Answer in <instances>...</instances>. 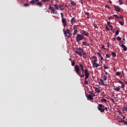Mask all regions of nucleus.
<instances>
[{
  "mask_svg": "<svg viewBox=\"0 0 127 127\" xmlns=\"http://www.w3.org/2000/svg\"><path fill=\"white\" fill-rule=\"evenodd\" d=\"M124 125H127V122H124Z\"/></svg>",
  "mask_w": 127,
  "mask_h": 127,
  "instance_id": "nucleus-64",
  "label": "nucleus"
},
{
  "mask_svg": "<svg viewBox=\"0 0 127 127\" xmlns=\"http://www.w3.org/2000/svg\"><path fill=\"white\" fill-rule=\"evenodd\" d=\"M116 39L115 38H113V41H116Z\"/></svg>",
  "mask_w": 127,
  "mask_h": 127,
  "instance_id": "nucleus-62",
  "label": "nucleus"
},
{
  "mask_svg": "<svg viewBox=\"0 0 127 127\" xmlns=\"http://www.w3.org/2000/svg\"><path fill=\"white\" fill-rule=\"evenodd\" d=\"M75 64V62L74 61L71 62V65H72V66H74Z\"/></svg>",
  "mask_w": 127,
  "mask_h": 127,
  "instance_id": "nucleus-29",
  "label": "nucleus"
},
{
  "mask_svg": "<svg viewBox=\"0 0 127 127\" xmlns=\"http://www.w3.org/2000/svg\"><path fill=\"white\" fill-rule=\"evenodd\" d=\"M103 68H104V69H108V66H106L105 64L103 65Z\"/></svg>",
  "mask_w": 127,
  "mask_h": 127,
  "instance_id": "nucleus-49",
  "label": "nucleus"
},
{
  "mask_svg": "<svg viewBox=\"0 0 127 127\" xmlns=\"http://www.w3.org/2000/svg\"><path fill=\"white\" fill-rule=\"evenodd\" d=\"M114 7L115 9V10L117 11L118 12H121V9L119 7H116L115 5H114Z\"/></svg>",
  "mask_w": 127,
  "mask_h": 127,
  "instance_id": "nucleus-11",
  "label": "nucleus"
},
{
  "mask_svg": "<svg viewBox=\"0 0 127 127\" xmlns=\"http://www.w3.org/2000/svg\"><path fill=\"white\" fill-rule=\"evenodd\" d=\"M61 14L62 19H65L64 18V14L63 13H61Z\"/></svg>",
  "mask_w": 127,
  "mask_h": 127,
  "instance_id": "nucleus-44",
  "label": "nucleus"
},
{
  "mask_svg": "<svg viewBox=\"0 0 127 127\" xmlns=\"http://www.w3.org/2000/svg\"><path fill=\"white\" fill-rule=\"evenodd\" d=\"M105 8H108V9H110V7L109 6V5H105Z\"/></svg>",
  "mask_w": 127,
  "mask_h": 127,
  "instance_id": "nucleus-46",
  "label": "nucleus"
},
{
  "mask_svg": "<svg viewBox=\"0 0 127 127\" xmlns=\"http://www.w3.org/2000/svg\"><path fill=\"white\" fill-rule=\"evenodd\" d=\"M79 67H80V69H79V70H81L82 71L85 72V69H84V68L83 67L82 64H79Z\"/></svg>",
  "mask_w": 127,
  "mask_h": 127,
  "instance_id": "nucleus-14",
  "label": "nucleus"
},
{
  "mask_svg": "<svg viewBox=\"0 0 127 127\" xmlns=\"http://www.w3.org/2000/svg\"><path fill=\"white\" fill-rule=\"evenodd\" d=\"M84 83H85V85H88V81L87 80H85L84 81Z\"/></svg>",
  "mask_w": 127,
  "mask_h": 127,
  "instance_id": "nucleus-43",
  "label": "nucleus"
},
{
  "mask_svg": "<svg viewBox=\"0 0 127 127\" xmlns=\"http://www.w3.org/2000/svg\"><path fill=\"white\" fill-rule=\"evenodd\" d=\"M88 71V69H85V71H84V72L85 73L84 76H89L90 73H89Z\"/></svg>",
  "mask_w": 127,
  "mask_h": 127,
  "instance_id": "nucleus-9",
  "label": "nucleus"
},
{
  "mask_svg": "<svg viewBox=\"0 0 127 127\" xmlns=\"http://www.w3.org/2000/svg\"><path fill=\"white\" fill-rule=\"evenodd\" d=\"M112 18H113V17H112V16L108 17V20H110L111 19H112Z\"/></svg>",
  "mask_w": 127,
  "mask_h": 127,
  "instance_id": "nucleus-57",
  "label": "nucleus"
},
{
  "mask_svg": "<svg viewBox=\"0 0 127 127\" xmlns=\"http://www.w3.org/2000/svg\"><path fill=\"white\" fill-rule=\"evenodd\" d=\"M117 118L119 120H120V121H123V119L122 117H120V116H118Z\"/></svg>",
  "mask_w": 127,
  "mask_h": 127,
  "instance_id": "nucleus-34",
  "label": "nucleus"
},
{
  "mask_svg": "<svg viewBox=\"0 0 127 127\" xmlns=\"http://www.w3.org/2000/svg\"><path fill=\"white\" fill-rule=\"evenodd\" d=\"M117 40H118V41H121V37L118 36V37H117Z\"/></svg>",
  "mask_w": 127,
  "mask_h": 127,
  "instance_id": "nucleus-41",
  "label": "nucleus"
},
{
  "mask_svg": "<svg viewBox=\"0 0 127 127\" xmlns=\"http://www.w3.org/2000/svg\"><path fill=\"white\" fill-rule=\"evenodd\" d=\"M76 49L79 50V51L83 52V49L81 48H77Z\"/></svg>",
  "mask_w": 127,
  "mask_h": 127,
  "instance_id": "nucleus-33",
  "label": "nucleus"
},
{
  "mask_svg": "<svg viewBox=\"0 0 127 127\" xmlns=\"http://www.w3.org/2000/svg\"><path fill=\"white\" fill-rule=\"evenodd\" d=\"M119 23H120V25L124 26V23L122 21H119Z\"/></svg>",
  "mask_w": 127,
  "mask_h": 127,
  "instance_id": "nucleus-38",
  "label": "nucleus"
},
{
  "mask_svg": "<svg viewBox=\"0 0 127 127\" xmlns=\"http://www.w3.org/2000/svg\"><path fill=\"white\" fill-rule=\"evenodd\" d=\"M105 29H106V30L109 31V26H106Z\"/></svg>",
  "mask_w": 127,
  "mask_h": 127,
  "instance_id": "nucleus-47",
  "label": "nucleus"
},
{
  "mask_svg": "<svg viewBox=\"0 0 127 127\" xmlns=\"http://www.w3.org/2000/svg\"><path fill=\"white\" fill-rule=\"evenodd\" d=\"M82 45L85 46H90V44L88 43H86V42H83V43H82Z\"/></svg>",
  "mask_w": 127,
  "mask_h": 127,
  "instance_id": "nucleus-16",
  "label": "nucleus"
},
{
  "mask_svg": "<svg viewBox=\"0 0 127 127\" xmlns=\"http://www.w3.org/2000/svg\"><path fill=\"white\" fill-rule=\"evenodd\" d=\"M102 79L104 80H107V76L105 74H102Z\"/></svg>",
  "mask_w": 127,
  "mask_h": 127,
  "instance_id": "nucleus-20",
  "label": "nucleus"
},
{
  "mask_svg": "<svg viewBox=\"0 0 127 127\" xmlns=\"http://www.w3.org/2000/svg\"><path fill=\"white\" fill-rule=\"evenodd\" d=\"M119 83H120V84H121V88H122V89H123L124 88H125V85L124 84V83L121 81H118Z\"/></svg>",
  "mask_w": 127,
  "mask_h": 127,
  "instance_id": "nucleus-15",
  "label": "nucleus"
},
{
  "mask_svg": "<svg viewBox=\"0 0 127 127\" xmlns=\"http://www.w3.org/2000/svg\"><path fill=\"white\" fill-rule=\"evenodd\" d=\"M121 74H122V76H123L124 77H125V75H124V71H122V72H121Z\"/></svg>",
  "mask_w": 127,
  "mask_h": 127,
  "instance_id": "nucleus-53",
  "label": "nucleus"
},
{
  "mask_svg": "<svg viewBox=\"0 0 127 127\" xmlns=\"http://www.w3.org/2000/svg\"><path fill=\"white\" fill-rule=\"evenodd\" d=\"M119 33H120V31H119V30L115 31V34L116 35V36L119 35Z\"/></svg>",
  "mask_w": 127,
  "mask_h": 127,
  "instance_id": "nucleus-36",
  "label": "nucleus"
},
{
  "mask_svg": "<svg viewBox=\"0 0 127 127\" xmlns=\"http://www.w3.org/2000/svg\"><path fill=\"white\" fill-rule=\"evenodd\" d=\"M83 35L86 37H88V32H87L86 31H83Z\"/></svg>",
  "mask_w": 127,
  "mask_h": 127,
  "instance_id": "nucleus-17",
  "label": "nucleus"
},
{
  "mask_svg": "<svg viewBox=\"0 0 127 127\" xmlns=\"http://www.w3.org/2000/svg\"><path fill=\"white\" fill-rule=\"evenodd\" d=\"M40 0H32L30 1V3H31L32 5H34V3H36V2H39Z\"/></svg>",
  "mask_w": 127,
  "mask_h": 127,
  "instance_id": "nucleus-13",
  "label": "nucleus"
},
{
  "mask_svg": "<svg viewBox=\"0 0 127 127\" xmlns=\"http://www.w3.org/2000/svg\"><path fill=\"white\" fill-rule=\"evenodd\" d=\"M54 7L55 8H54V9H55L57 10H59V5H58V4H55V5H54Z\"/></svg>",
  "mask_w": 127,
  "mask_h": 127,
  "instance_id": "nucleus-21",
  "label": "nucleus"
},
{
  "mask_svg": "<svg viewBox=\"0 0 127 127\" xmlns=\"http://www.w3.org/2000/svg\"><path fill=\"white\" fill-rule=\"evenodd\" d=\"M80 3H81L82 5H83V0H80Z\"/></svg>",
  "mask_w": 127,
  "mask_h": 127,
  "instance_id": "nucleus-63",
  "label": "nucleus"
},
{
  "mask_svg": "<svg viewBox=\"0 0 127 127\" xmlns=\"http://www.w3.org/2000/svg\"><path fill=\"white\" fill-rule=\"evenodd\" d=\"M70 22L71 24L74 23L75 22V19L74 17L72 18V19L70 20Z\"/></svg>",
  "mask_w": 127,
  "mask_h": 127,
  "instance_id": "nucleus-19",
  "label": "nucleus"
},
{
  "mask_svg": "<svg viewBox=\"0 0 127 127\" xmlns=\"http://www.w3.org/2000/svg\"><path fill=\"white\" fill-rule=\"evenodd\" d=\"M119 2H120V5L124 4L123 1L121 0H119Z\"/></svg>",
  "mask_w": 127,
  "mask_h": 127,
  "instance_id": "nucleus-31",
  "label": "nucleus"
},
{
  "mask_svg": "<svg viewBox=\"0 0 127 127\" xmlns=\"http://www.w3.org/2000/svg\"><path fill=\"white\" fill-rule=\"evenodd\" d=\"M99 81H100V82H98V83H99V85H102V86H106V82L104 83L103 79H100Z\"/></svg>",
  "mask_w": 127,
  "mask_h": 127,
  "instance_id": "nucleus-7",
  "label": "nucleus"
},
{
  "mask_svg": "<svg viewBox=\"0 0 127 127\" xmlns=\"http://www.w3.org/2000/svg\"><path fill=\"white\" fill-rule=\"evenodd\" d=\"M102 49L103 50H106L105 48H104V46H102Z\"/></svg>",
  "mask_w": 127,
  "mask_h": 127,
  "instance_id": "nucleus-61",
  "label": "nucleus"
},
{
  "mask_svg": "<svg viewBox=\"0 0 127 127\" xmlns=\"http://www.w3.org/2000/svg\"><path fill=\"white\" fill-rule=\"evenodd\" d=\"M85 15H89V12H85Z\"/></svg>",
  "mask_w": 127,
  "mask_h": 127,
  "instance_id": "nucleus-58",
  "label": "nucleus"
},
{
  "mask_svg": "<svg viewBox=\"0 0 127 127\" xmlns=\"http://www.w3.org/2000/svg\"><path fill=\"white\" fill-rule=\"evenodd\" d=\"M76 27H77V25H73V29H76Z\"/></svg>",
  "mask_w": 127,
  "mask_h": 127,
  "instance_id": "nucleus-56",
  "label": "nucleus"
},
{
  "mask_svg": "<svg viewBox=\"0 0 127 127\" xmlns=\"http://www.w3.org/2000/svg\"><path fill=\"white\" fill-rule=\"evenodd\" d=\"M95 91H96V92L97 93H99L100 92V89L98 88H95Z\"/></svg>",
  "mask_w": 127,
  "mask_h": 127,
  "instance_id": "nucleus-23",
  "label": "nucleus"
},
{
  "mask_svg": "<svg viewBox=\"0 0 127 127\" xmlns=\"http://www.w3.org/2000/svg\"><path fill=\"white\" fill-rule=\"evenodd\" d=\"M92 59H93L94 60H97V57L94 56L93 57H92Z\"/></svg>",
  "mask_w": 127,
  "mask_h": 127,
  "instance_id": "nucleus-52",
  "label": "nucleus"
},
{
  "mask_svg": "<svg viewBox=\"0 0 127 127\" xmlns=\"http://www.w3.org/2000/svg\"><path fill=\"white\" fill-rule=\"evenodd\" d=\"M35 5L39 6L40 7L43 6V5L42 4V3L41 2H35Z\"/></svg>",
  "mask_w": 127,
  "mask_h": 127,
  "instance_id": "nucleus-8",
  "label": "nucleus"
},
{
  "mask_svg": "<svg viewBox=\"0 0 127 127\" xmlns=\"http://www.w3.org/2000/svg\"><path fill=\"white\" fill-rule=\"evenodd\" d=\"M123 110L124 111L127 112V108L125 107L123 108Z\"/></svg>",
  "mask_w": 127,
  "mask_h": 127,
  "instance_id": "nucleus-55",
  "label": "nucleus"
},
{
  "mask_svg": "<svg viewBox=\"0 0 127 127\" xmlns=\"http://www.w3.org/2000/svg\"><path fill=\"white\" fill-rule=\"evenodd\" d=\"M47 1H49V0H41V1L40 2H41V3H42V2L45 3V2H47Z\"/></svg>",
  "mask_w": 127,
  "mask_h": 127,
  "instance_id": "nucleus-35",
  "label": "nucleus"
},
{
  "mask_svg": "<svg viewBox=\"0 0 127 127\" xmlns=\"http://www.w3.org/2000/svg\"><path fill=\"white\" fill-rule=\"evenodd\" d=\"M105 106L103 104H98V107H97V109L98 111L101 112V113H103L104 112V108Z\"/></svg>",
  "mask_w": 127,
  "mask_h": 127,
  "instance_id": "nucleus-4",
  "label": "nucleus"
},
{
  "mask_svg": "<svg viewBox=\"0 0 127 127\" xmlns=\"http://www.w3.org/2000/svg\"><path fill=\"white\" fill-rule=\"evenodd\" d=\"M85 36H84L83 35H81L80 34H78L76 35V42L79 43L80 42V41H82L83 39H84Z\"/></svg>",
  "mask_w": 127,
  "mask_h": 127,
  "instance_id": "nucleus-3",
  "label": "nucleus"
},
{
  "mask_svg": "<svg viewBox=\"0 0 127 127\" xmlns=\"http://www.w3.org/2000/svg\"><path fill=\"white\" fill-rule=\"evenodd\" d=\"M94 67H95V68H97V67L99 66L100 65L99 64H97V63H92Z\"/></svg>",
  "mask_w": 127,
  "mask_h": 127,
  "instance_id": "nucleus-18",
  "label": "nucleus"
},
{
  "mask_svg": "<svg viewBox=\"0 0 127 127\" xmlns=\"http://www.w3.org/2000/svg\"><path fill=\"white\" fill-rule=\"evenodd\" d=\"M112 56L114 57H116V53L115 52H112Z\"/></svg>",
  "mask_w": 127,
  "mask_h": 127,
  "instance_id": "nucleus-28",
  "label": "nucleus"
},
{
  "mask_svg": "<svg viewBox=\"0 0 127 127\" xmlns=\"http://www.w3.org/2000/svg\"><path fill=\"white\" fill-rule=\"evenodd\" d=\"M89 76H85V80H87L88 79Z\"/></svg>",
  "mask_w": 127,
  "mask_h": 127,
  "instance_id": "nucleus-59",
  "label": "nucleus"
},
{
  "mask_svg": "<svg viewBox=\"0 0 127 127\" xmlns=\"http://www.w3.org/2000/svg\"><path fill=\"white\" fill-rule=\"evenodd\" d=\"M62 23L64 26V28H65L67 26V20L66 19H62Z\"/></svg>",
  "mask_w": 127,
  "mask_h": 127,
  "instance_id": "nucleus-6",
  "label": "nucleus"
},
{
  "mask_svg": "<svg viewBox=\"0 0 127 127\" xmlns=\"http://www.w3.org/2000/svg\"><path fill=\"white\" fill-rule=\"evenodd\" d=\"M104 111H107V112L108 111V108H107V107H105V108H104Z\"/></svg>",
  "mask_w": 127,
  "mask_h": 127,
  "instance_id": "nucleus-50",
  "label": "nucleus"
},
{
  "mask_svg": "<svg viewBox=\"0 0 127 127\" xmlns=\"http://www.w3.org/2000/svg\"><path fill=\"white\" fill-rule=\"evenodd\" d=\"M74 70H75V72L76 73L77 75H78L79 77L82 78L84 77V72H82V74L80 72L79 65H75V66H74Z\"/></svg>",
  "mask_w": 127,
  "mask_h": 127,
  "instance_id": "nucleus-1",
  "label": "nucleus"
},
{
  "mask_svg": "<svg viewBox=\"0 0 127 127\" xmlns=\"http://www.w3.org/2000/svg\"><path fill=\"white\" fill-rule=\"evenodd\" d=\"M30 6V4H28V3H24V7H28Z\"/></svg>",
  "mask_w": 127,
  "mask_h": 127,
  "instance_id": "nucleus-37",
  "label": "nucleus"
},
{
  "mask_svg": "<svg viewBox=\"0 0 127 127\" xmlns=\"http://www.w3.org/2000/svg\"><path fill=\"white\" fill-rule=\"evenodd\" d=\"M96 55H98V57H102V56L101 55V54H100L98 52H96Z\"/></svg>",
  "mask_w": 127,
  "mask_h": 127,
  "instance_id": "nucleus-45",
  "label": "nucleus"
},
{
  "mask_svg": "<svg viewBox=\"0 0 127 127\" xmlns=\"http://www.w3.org/2000/svg\"><path fill=\"white\" fill-rule=\"evenodd\" d=\"M48 9H49V10L51 11V13L52 14H56L57 13V12H56L55 11V10H57L56 9L54 8L51 5H50V6Z\"/></svg>",
  "mask_w": 127,
  "mask_h": 127,
  "instance_id": "nucleus-5",
  "label": "nucleus"
},
{
  "mask_svg": "<svg viewBox=\"0 0 127 127\" xmlns=\"http://www.w3.org/2000/svg\"><path fill=\"white\" fill-rule=\"evenodd\" d=\"M107 24H108V26L111 25H110V22L109 21L107 22Z\"/></svg>",
  "mask_w": 127,
  "mask_h": 127,
  "instance_id": "nucleus-60",
  "label": "nucleus"
},
{
  "mask_svg": "<svg viewBox=\"0 0 127 127\" xmlns=\"http://www.w3.org/2000/svg\"><path fill=\"white\" fill-rule=\"evenodd\" d=\"M110 30H111L112 32L115 33V30L114 29H110Z\"/></svg>",
  "mask_w": 127,
  "mask_h": 127,
  "instance_id": "nucleus-54",
  "label": "nucleus"
},
{
  "mask_svg": "<svg viewBox=\"0 0 127 127\" xmlns=\"http://www.w3.org/2000/svg\"><path fill=\"white\" fill-rule=\"evenodd\" d=\"M86 97L90 100H93V96H92L91 94L86 95Z\"/></svg>",
  "mask_w": 127,
  "mask_h": 127,
  "instance_id": "nucleus-10",
  "label": "nucleus"
},
{
  "mask_svg": "<svg viewBox=\"0 0 127 127\" xmlns=\"http://www.w3.org/2000/svg\"><path fill=\"white\" fill-rule=\"evenodd\" d=\"M77 32H78V30L77 29H74L73 30V35L74 36L76 34Z\"/></svg>",
  "mask_w": 127,
  "mask_h": 127,
  "instance_id": "nucleus-25",
  "label": "nucleus"
},
{
  "mask_svg": "<svg viewBox=\"0 0 127 127\" xmlns=\"http://www.w3.org/2000/svg\"><path fill=\"white\" fill-rule=\"evenodd\" d=\"M120 89H121V88L120 87H117L116 88H114V90H115V91H116L117 92H119V91H120Z\"/></svg>",
  "mask_w": 127,
  "mask_h": 127,
  "instance_id": "nucleus-24",
  "label": "nucleus"
},
{
  "mask_svg": "<svg viewBox=\"0 0 127 127\" xmlns=\"http://www.w3.org/2000/svg\"><path fill=\"white\" fill-rule=\"evenodd\" d=\"M106 57L107 58H110V55H109V54H107V55H106Z\"/></svg>",
  "mask_w": 127,
  "mask_h": 127,
  "instance_id": "nucleus-48",
  "label": "nucleus"
},
{
  "mask_svg": "<svg viewBox=\"0 0 127 127\" xmlns=\"http://www.w3.org/2000/svg\"><path fill=\"white\" fill-rule=\"evenodd\" d=\"M101 102H107V99H105V98H102L101 99Z\"/></svg>",
  "mask_w": 127,
  "mask_h": 127,
  "instance_id": "nucleus-30",
  "label": "nucleus"
},
{
  "mask_svg": "<svg viewBox=\"0 0 127 127\" xmlns=\"http://www.w3.org/2000/svg\"><path fill=\"white\" fill-rule=\"evenodd\" d=\"M70 4L71 5H73V6H75L76 5V4L75 3V2H74V1H71Z\"/></svg>",
  "mask_w": 127,
  "mask_h": 127,
  "instance_id": "nucleus-22",
  "label": "nucleus"
},
{
  "mask_svg": "<svg viewBox=\"0 0 127 127\" xmlns=\"http://www.w3.org/2000/svg\"><path fill=\"white\" fill-rule=\"evenodd\" d=\"M63 31H64V36L67 37V38H69L71 33L70 30L68 29V28H67V29L66 30H65V29H64Z\"/></svg>",
  "mask_w": 127,
  "mask_h": 127,
  "instance_id": "nucleus-2",
  "label": "nucleus"
},
{
  "mask_svg": "<svg viewBox=\"0 0 127 127\" xmlns=\"http://www.w3.org/2000/svg\"><path fill=\"white\" fill-rule=\"evenodd\" d=\"M97 59L94 60V61L92 62V64H97Z\"/></svg>",
  "mask_w": 127,
  "mask_h": 127,
  "instance_id": "nucleus-42",
  "label": "nucleus"
},
{
  "mask_svg": "<svg viewBox=\"0 0 127 127\" xmlns=\"http://www.w3.org/2000/svg\"><path fill=\"white\" fill-rule=\"evenodd\" d=\"M94 27L96 28H98V26H97V25L94 23Z\"/></svg>",
  "mask_w": 127,
  "mask_h": 127,
  "instance_id": "nucleus-51",
  "label": "nucleus"
},
{
  "mask_svg": "<svg viewBox=\"0 0 127 127\" xmlns=\"http://www.w3.org/2000/svg\"><path fill=\"white\" fill-rule=\"evenodd\" d=\"M121 72H116V75L117 76H120V75H121Z\"/></svg>",
  "mask_w": 127,
  "mask_h": 127,
  "instance_id": "nucleus-40",
  "label": "nucleus"
},
{
  "mask_svg": "<svg viewBox=\"0 0 127 127\" xmlns=\"http://www.w3.org/2000/svg\"><path fill=\"white\" fill-rule=\"evenodd\" d=\"M75 53H76V54H77L79 56H82V54L81 53V52L76 51Z\"/></svg>",
  "mask_w": 127,
  "mask_h": 127,
  "instance_id": "nucleus-26",
  "label": "nucleus"
},
{
  "mask_svg": "<svg viewBox=\"0 0 127 127\" xmlns=\"http://www.w3.org/2000/svg\"><path fill=\"white\" fill-rule=\"evenodd\" d=\"M114 17H115V18H116L117 19H119V16H118V15H117V14H114Z\"/></svg>",
  "mask_w": 127,
  "mask_h": 127,
  "instance_id": "nucleus-39",
  "label": "nucleus"
},
{
  "mask_svg": "<svg viewBox=\"0 0 127 127\" xmlns=\"http://www.w3.org/2000/svg\"><path fill=\"white\" fill-rule=\"evenodd\" d=\"M121 48H123L124 51H127V48L126 46V45H124L123 43H122V45H121Z\"/></svg>",
  "mask_w": 127,
  "mask_h": 127,
  "instance_id": "nucleus-12",
  "label": "nucleus"
},
{
  "mask_svg": "<svg viewBox=\"0 0 127 127\" xmlns=\"http://www.w3.org/2000/svg\"><path fill=\"white\" fill-rule=\"evenodd\" d=\"M59 7L60 8V9H61L62 10H64V7H63L62 5H59Z\"/></svg>",
  "mask_w": 127,
  "mask_h": 127,
  "instance_id": "nucleus-32",
  "label": "nucleus"
},
{
  "mask_svg": "<svg viewBox=\"0 0 127 127\" xmlns=\"http://www.w3.org/2000/svg\"><path fill=\"white\" fill-rule=\"evenodd\" d=\"M87 58V57L86 56V54L85 53H84L83 54V58L84 59H86Z\"/></svg>",
  "mask_w": 127,
  "mask_h": 127,
  "instance_id": "nucleus-27",
  "label": "nucleus"
}]
</instances>
